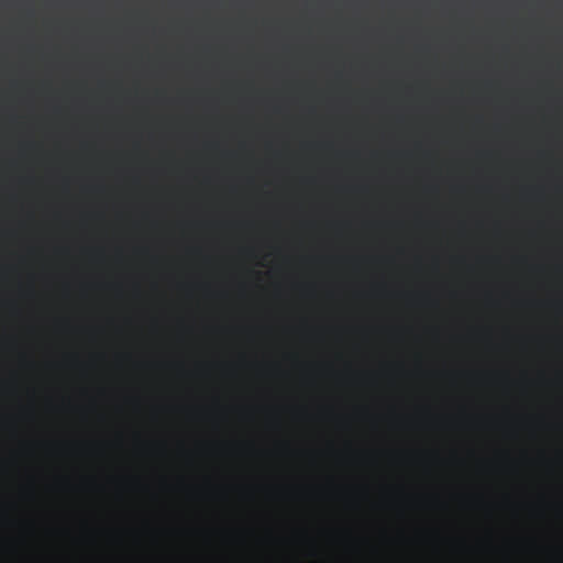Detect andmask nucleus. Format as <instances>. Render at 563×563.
I'll use <instances>...</instances> for the list:
<instances>
[{"mask_svg": "<svg viewBox=\"0 0 563 563\" xmlns=\"http://www.w3.org/2000/svg\"><path fill=\"white\" fill-rule=\"evenodd\" d=\"M388 453L393 454V453H394V451H393V450H390V451H388Z\"/></svg>", "mask_w": 563, "mask_h": 563, "instance_id": "f257e3e1", "label": "nucleus"}, {"mask_svg": "<svg viewBox=\"0 0 563 563\" xmlns=\"http://www.w3.org/2000/svg\"><path fill=\"white\" fill-rule=\"evenodd\" d=\"M388 330H394V328H393V327H390V328H388Z\"/></svg>", "mask_w": 563, "mask_h": 563, "instance_id": "f03ea898", "label": "nucleus"}, {"mask_svg": "<svg viewBox=\"0 0 563 563\" xmlns=\"http://www.w3.org/2000/svg\"><path fill=\"white\" fill-rule=\"evenodd\" d=\"M388 410L393 411V410H394V408H388Z\"/></svg>", "mask_w": 563, "mask_h": 563, "instance_id": "7ed1b4c3", "label": "nucleus"}, {"mask_svg": "<svg viewBox=\"0 0 563 563\" xmlns=\"http://www.w3.org/2000/svg\"><path fill=\"white\" fill-rule=\"evenodd\" d=\"M388 488H394V486H393V485H390V486H388Z\"/></svg>", "mask_w": 563, "mask_h": 563, "instance_id": "20e7f679", "label": "nucleus"}]
</instances>
